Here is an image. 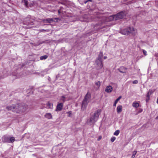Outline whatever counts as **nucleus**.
Listing matches in <instances>:
<instances>
[{"label": "nucleus", "mask_w": 158, "mask_h": 158, "mask_svg": "<svg viewBox=\"0 0 158 158\" xmlns=\"http://www.w3.org/2000/svg\"><path fill=\"white\" fill-rule=\"evenodd\" d=\"M27 105L24 104H18L7 106L6 109L16 113H20L25 112L27 109Z\"/></svg>", "instance_id": "f257e3e1"}, {"label": "nucleus", "mask_w": 158, "mask_h": 158, "mask_svg": "<svg viewBox=\"0 0 158 158\" xmlns=\"http://www.w3.org/2000/svg\"><path fill=\"white\" fill-rule=\"evenodd\" d=\"M125 15V11H122L116 15L110 16L109 17V19L110 20H118L123 19Z\"/></svg>", "instance_id": "f03ea898"}, {"label": "nucleus", "mask_w": 158, "mask_h": 158, "mask_svg": "<svg viewBox=\"0 0 158 158\" xmlns=\"http://www.w3.org/2000/svg\"><path fill=\"white\" fill-rule=\"evenodd\" d=\"M101 110H97L94 114L93 116L90 118V121L92 123H94L96 122L98 119L99 116L100 114Z\"/></svg>", "instance_id": "7ed1b4c3"}, {"label": "nucleus", "mask_w": 158, "mask_h": 158, "mask_svg": "<svg viewBox=\"0 0 158 158\" xmlns=\"http://www.w3.org/2000/svg\"><path fill=\"white\" fill-rule=\"evenodd\" d=\"M70 99V98L68 97L67 95H65L61 97L60 98L59 101L60 102L63 103L66 101L69 100Z\"/></svg>", "instance_id": "20e7f679"}, {"label": "nucleus", "mask_w": 158, "mask_h": 158, "mask_svg": "<svg viewBox=\"0 0 158 158\" xmlns=\"http://www.w3.org/2000/svg\"><path fill=\"white\" fill-rule=\"evenodd\" d=\"M96 67L98 69H100L102 68L103 67V64L102 60H96Z\"/></svg>", "instance_id": "39448f33"}, {"label": "nucleus", "mask_w": 158, "mask_h": 158, "mask_svg": "<svg viewBox=\"0 0 158 158\" xmlns=\"http://www.w3.org/2000/svg\"><path fill=\"white\" fill-rule=\"evenodd\" d=\"M58 19V18H48L46 19H44L43 21L44 23H51L55 22V20H57Z\"/></svg>", "instance_id": "423d86ee"}, {"label": "nucleus", "mask_w": 158, "mask_h": 158, "mask_svg": "<svg viewBox=\"0 0 158 158\" xmlns=\"http://www.w3.org/2000/svg\"><path fill=\"white\" fill-rule=\"evenodd\" d=\"M63 106V104L62 102H58L56 110V111H60L61 110Z\"/></svg>", "instance_id": "0eeeda50"}, {"label": "nucleus", "mask_w": 158, "mask_h": 158, "mask_svg": "<svg viewBox=\"0 0 158 158\" xmlns=\"http://www.w3.org/2000/svg\"><path fill=\"white\" fill-rule=\"evenodd\" d=\"M89 102L83 100L81 104V109L84 110L86 108L88 103Z\"/></svg>", "instance_id": "6e6552de"}, {"label": "nucleus", "mask_w": 158, "mask_h": 158, "mask_svg": "<svg viewBox=\"0 0 158 158\" xmlns=\"http://www.w3.org/2000/svg\"><path fill=\"white\" fill-rule=\"evenodd\" d=\"M129 34H131L133 35H135L137 33L136 29L133 28L129 27Z\"/></svg>", "instance_id": "1a4fd4ad"}, {"label": "nucleus", "mask_w": 158, "mask_h": 158, "mask_svg": "<svg viewBox=\"0 0 158 158\" xmlns=\"http://www.w3.org/2000/svg\"><path fill=\"white\" fill-rule=\"evenodd\" d=\"M129 28L125 29L121 31V33L123 35H128L129 34Z\"/></svg>", "instance_id": "9d476101"}, {"label": "nucleus", "mask_w": 158, "mask_h": 158, "mask_svg": "<svg viewBox=\"0 0 158 158\" xmlns=\"http://www.w3.org/2000/svg\"><path fill=\"white\" fill-rule=\"evenodd\" d=\"M23 2L24 3V5L28 7H31L33 6V4L32 3L28 4L27 1L26 0H23Z\"/></svg>", "instance_id": "9b49d317"}, {"label": "nucleus", "mask_w": 158, "mask_h": 158, "mask_svg": "<svg viewBox=\"0 0 158 158\" xmlns=\"http://www.w3.org/2000/svg\"><path fill=\"white\" fill-rule=\"evenodd\" d=\"M113 90V88L110 85L107 86L105 89V91L107 93H110L112 92Z\"/></svg>", "instance_id": "f8f14e48"}, {"label": "nucleus", "mask_w": 158, "mask_h": 158, "mask_svg": "<svg viewBox=\"0 0 158 158\" xmlns=\"http://www.w3.org/2000/svg\"><path fill=\"white\" fill-rule=\"evenodd\" d=\"M90 94L88 92L85 96L84 100H85V101H87L88 102H89V100L90 98Z\"/></svg>", "instance_id": "ddd939ff"}, {"label": "nucleus", "mask_w": 158, "mask_h": 158, "mask_svg": "<svg viewBox=\"0 0 158 158\" xmlns=\"http://www.w3.org/2000/svg\"><path fill=\"white\" fill-rule=\"evenodd\" d=\"M127 69L124 67H121L118 69L119 71L121 73H124L126 72Z\"/></svg>", "instance_id": "4468645a"}, {"label": "nucleus", "mask_w": 158, "mask_h": 158, "mask_svg": "<svg viewBox=\"0 0 158 158\" xmlns=\"http://www.w3.org/2000/svg\"><path fill=\"white\" fill-rule=\"evenodd\" d=\"M122 106L121 105L118 106L117 108V112L118 113H120L122 111Z\"/></svg>", "instance_id": "2eb2a0df"}, {"label": "nucleus", "mask_w": 158, "mask_h": 158, "mask_svg": "<svg viewBox=\"0 0 158 158\" xmlns=\"http://www.w3.org/2000/svg\"><path fill=\"white\" fill-rule=\"evenodd\" d=\"M133 107L137 108L139 106V103L136 102H134L132 104Z\"/></svg>", "instance_id": "dca6fc26"}, {"label": "nucleus", "mask_w": 158, "mask_h": 158, "mask_svg": "<svg viewBox=\"0 0 158 158\" xmlns=\"http://www.w3.org/2000/svg\"><path fill=\"white\" fill-rule=\"evenodd\" d=\"M45 117L48 119H51L52 118V116L50 113H46L45 115Z\"/></svg>", "instance_id": "f3484780"}, {"label": "nucleus", "mask_w": 158, "mask_h": 158, "mask_svg": "<svg viewBox=\"0 0 158 158\" xmlns=\"http://www.w3.org/2000/svg\"><path fill=\"white\" fill-rule=\"evenodd\" d=\"M154 92V90H153L152 89H149L147 94V97H150V96Z\"/></svg>", "instance_id": "a211bd4d"}, {"label": "nucleus", "mask_w": 158, "mask_h": 158, "mask_svg": "<svg viewBox=\"0 0 158 158\" xmlns=\"http://www.w3.org/2000/svg\"><path fill=\"white\" fill-rule=\"evenodd\" d=\"M9 139L8 140H6V142L8 143H12L14 142L15 140V139L14 137H12L9 138Z\"/></svg>", "instance_id": "6ab92c4d"}, {"label": "nucleus", "mask_w": 158, "mask_h": 158, "mask_svg": "<svg viewBox=\"0 0 158 158\" xmlns=\"http://www.w3.org/2000/svg\"><path fill=\"white\" fill-rule=\"evenodd\" d=\"M121 98V96H120L115 100L113 105V106H116V104L119 101V100Z\"/></svg>", "instance_id": "aec40b11"}, {"label": "nucleus", "mask_w": 158, "mask_h": 158, "mask_svg": "<svg viewBox=\"0 0 158 158\" xmlns=\"http://www.w3.org/2000/svg\"><path fill=\"white\" fill-rule=\"evenodd\" d=\"M103 56V54L101 52L98 56V59L97 60H102V58Z\"/></svg>", "instance_id": "412c9836"}, {"label": "nucleus", "mask_w": 158, "mask_h": 158, "mask_svg": "<svg viewBox=\"0 0 158 158\" xmlns=\"http://www.w3.org/2000/svg\"><path fill=\"white\" fill-rule=\"evenodd\" d=\"M48 56L46 55L42 56L40 57V59L41 60H45L46 59L48 58Z\"/></svg>", "instance_id": "4be33fe9"}, {"label": "nucleus", "mask_w": 158, "mask_h": 158, "mask_svg": "<svg viewBox=\"0 0 158 158\" xmlns=\"http://www.w3.org/2000/svg\"><path fill=\"white\" fill-rule=\"evenodd\" d=\"M120 133V131L119 130H117L114 133V135H115L117 136Z\"/></svg>", "instance_id": "5701e85b"}, {"label": "nucleus", "mask_w": 158, "mask_h": 158, "mask_svg": "<svg viewBox=\"0 0 158 158\" xmlns=\"http://www.w3.org/2000/svg\"><path fill=\"white\" fill-rule=\"evenodd\" d=\"M95 84L98 87H99L101 85V83L99 81H96Z\"/></svg>", "instance_id": "b1692460"}, {"label": "nucleus", "mask_w": 158, "mask_h": 158, "mask_svg": "<svg viewBox=\"0 0 158 158\" xmlns=\"http://www.w3.org/2000/svg\"><path fill=\"white\" fill-rule=\"evenodd\" d=\"M136 153V151H134V152H133L132 155L131 156V158H134L135 157Z\"/></svg>", "instance_id": "393cba45"}, {"label": "nucleus", "mask_w": 158, "mask_h": 158, "mask_svg": "<svg viewBox=\"0 0 158 158\" xmlns=\"http://www.w3.org/2000/svg\"><path fill=\"white\" fill-rule=\"evenodd\" d=\"M116 138L114 136H113L110 139V141L112 142H113L115 140Z\"/></svg>", "instance_id": "a878e982"}, {"label": "nucleus", "mask_w": 158, "mask_h": 158, "mask_svg": "<svg viewBox=\"0 0 158 158\" xmlns=\"http://www.w3.org/2000/svg\"><path fill=\"white\" fill-rule=\"evenodd\" d=\"M142 51L143 54L145 56H147V52L145 50L143 49L142 50Z\"/></svg>", "instance_id": "bb28decb"}, {"label": "nucleus", "mask_w": 158, "mask_h": 158, "mask_svg": "<svg viewBox=\"0 0 158 158\" xmlns=\"http://www.w3.org/2000/svg\"><path fill=\"white\" fill-rule=\"evenodd\" d=\"M47 106H49V108H52V105H51V104L49 102L48 103Z\"/></svg>", "instance_id": "cd10ccee"}, {"label": "nucleus", "mask_w": 158, "mask_h": 158, "mask_svg": "<svg viewBox=\"0 0 158 158\" xmlns=\"http://www.w3.org/2000/svg\"><path fill=\"white\" fill-rule=\"evenodd\" d=\"M138 81L137 80H135L133 81V83L134 84H136L138 83Z\"/></svg>", "instance_id": "c85d7f7f"}, {"label": "nucleus", "mask_w": 158, "mask_h": 158, "mask_svg": "<svg viewBox=\"0 0 158 158\" xmlns=\"http://www.w3.org/2000/svg\"><path fill=\"white\" fill-rule=\"evenodd\" d=\"M9 139H10L8 137L5 138V139H4L5 142H6V140H9Z\"/></svg>", "instance_id": "c756f323"}, {"label": "nucleus", "mask_w": 158, "mask_h": 158, "mask_svg": "<svg viewBox=\"0 0 158 158\" xmlns=\"http://www.w3.org/2000/svg\"><path fill=\"white\" fill-rule=\"evenodd\" d=\"M143 111V109H140L139 110L138 112V113H141Z\"/></svg>", "instance_id": "7c9ffc66"}, {"label": "nucleus", "mask_w": 158, "mask_h": 158, "mask_svg": "<svg viewBox=\"0 0 158 158\" xmlns=\"http://www.w3.org/2000/svg\"><path fill=\"white\" fill-rule=\"evenodd\" d=\"M102 138V136H99L98 137V140L99 141Z\"/></svg>", "instance_id": "2f4dec72"}, {"label": "nucleus", "mask_w": 158, "mask_h": 158, "mask_svg": "<svg viewBox=\"0 0 158 158\" xmlns=\"http://www.w3.org/2000/svg\"><path fill=\"white\" fill-rule=\"evenodd\" d=\"M24 24H25L26 25H29L31 24L29 23V22H27V23H25V21L24 22Z\"/></svg>", "instance_id": "473e14b6"}, {"label": "nucleus", "mask_w": 158, "mask_h": 158, "mask_svg": "<svg viewBox=\"0 0 158 158\" xmlns=\"http://www.w3.org/2000/svg\"><path fill=\"white\" fill-rule=\"evenodd\" d=\"M147 98L146 99V102H148V101L149 100V99H150V97H147Z\"/></svg>", "instance_id": "72a5a7b5"}, {"label": "nucleus", "mask_w": 158, "mask_h": 158, "mask_svg": "<svg viewBox=\"0 0 158 158\" xmlns=\"http://www.w3.org/2000/svg\"><path fill=\"white\" fill-rule=\"evenodd\" d=\"M68 113L69 114V116H70V115L71 114V113L70 111H69V112H68Z\"/></svg>", "instance_id": "f704fd0d"}, {"label": "nucleus", "mask_w": 158, "mask_h": 158, "mask_svg": "<svg viewBox=\"0 0 158 158\" xmlns=\"http://www.w3.org/2000/svg\"><path fill=\"white\" fill-rule=\"evenodd\" d=\"M107 58V57L106 56H105L104 57V59H106Z\"/></svg>", "instance_id": "c9c22d12"}, {"label": "nucleus", "mask_w": 158, "mask_h": 158, "mask_svg": "<svg viewBox=\"0 0 158 158\" xmlns=\"http://www.w3.org/2000/svg\"><path fill=\"white\" fill-rule=\"evenodd\" d=\"M58 12L59 14H60V13L61 12H60V10H58Z\"/></svg>", "instance_id": "e433bc0d"}, {"label": "nucleus", "mask_w": 158, "mask_h": 158, "mask_svg": "<svg viewBox=\"0 0 158 158\" xmlns=\"http://www.w3.org/2000/svg\"><path fill=\"white\" fill-rule=\"evenodd\" d=\"M156 103L158 104V97L157 98V101H156Z\"/></svg>", "instance_id": "4c0bfd02"}, {"label": "nucleus", "mask_w": 158, "mask_h": 158, "mask_svg": "<svg viewBox=\"0 0 158 158\" xmlns=\"http://www.w3.org/2000/svg\"><path fill=\"white\" fill-rule=\"evenodd\" d=\"M155 119H158V116H157L156 118Z\"/></svg>", "instance_id": "58836bf2"}, {"label": "nucleus", "mask_w": 158, "mask_h": 158, "mask_svg": "<svg viewBox=\"0 0 158 158\" xmlns=\"http://www.w3.org/2000/svg\"><path fill=\"white\" fill-rule=\"evenodd\" d=\"M45 31L44 30H42L41 31Z\"/></svg>", "instance_id": "ea45409f"}]
</instances>
